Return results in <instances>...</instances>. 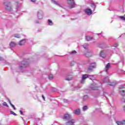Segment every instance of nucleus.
I'll list each match as a JSON object with an SVG mask.
<instances>
[{"instance_id": "f257e3e1", "label": "nucleus", "mask_w": 125, "mask_h": 125, "mask_svg": "<svg viewBox=\"0 0 125 125\" xmlns=\"http://www.w3.org/2000/svg\"><path fill=\"white\" fill-rule=\"evenodd\" d=\"M4 7L7 11H12V6H11V2L10 1H5L3 3Z\"/></svg>"}, {"instance_id": "f03ea898", "label": "nucleus", "mask_w": 125, "mask_h": 125, "mask_svg": "<svg viewBox=\"0 0 125 125\" xmlns=\"http://www.w3.org/2000/svg\"><path fill=\"white\" fill-rule=\"evenodd\" d=\"M29 66V62H27V60H24L20 64L19 69L21 71H22L23 68H26Z\"/></svg>"}, {"instance_id": "7ed1b4c3", "label": "nucleus", "mask_w": 125, "mask_h": 125, "mask_svg": "<svg viewBox=\"0 0 125 125\" xmlns=\"http://www.w3.org/2000/svg\"><path fill=\"white\" fill-rule=\"evenodd\" d=\"M92 78H93V76L90 75L89 74H83L82 75L81 83H84V81L86 80V79H89L90 80H92Z\"/></svg>"}, {"instance_id": "20e7f679", "label": "nucleus", "mask_w": 125, "mask_h": 125, "mask_svg": "<svg viewBox=\"0 0 125 125\" xmlns=\"http://www.w3.org/2000/svg\"><path fill=\"white\" fill-rule=\"evenodd\" d=\"M67 4L69 8H74L76 7V3H75V1L74 0H67Z\"/></svg>"}, {"instance_id": "39448f33", "label": "nucleus", "mask_w": 125, "mask_h": 125, "mask_svg": "<svg viewBox=\"0 0 125 125\" xmlns=\"http://www.w3.org/2000/svg\"><path fill=\"white\" fill-rule=\"evenodd\" d=\"M119 93L122 96H125V87L123 85H121L119 87Z\"/></svg>"}, {"instance_id": "423d86ee", "label": "nucleus", "mask_w": 125, "mask_h": 125, "mask_svg": "<svg viewBox=\"0 0 125 125\" xmlns=\"http://www.w3.org/2000/svg\"><path fill=\"white\" fill-rule=\"evenodd\" d=\"M37 18L39 20H42L43 18V12L42 10H39L37 13Z\"/></svg>"}, {"instance_id": "0eeeda50", "label": "nucleus", "mask_w": 125, "mask_h": 125, "mask_svg": "<svg viewBox=\"0 0 125 125\" xmlns=\"http://www.w3.org/2000/svg\"><path fill=\"white\" fill-rule=\"evenodd\" d=\"M62 119L64 120V121H70L71 119V115L66 113L64 115Z\"/></svg>"}, {"instance_id": "6e6552de", "label": "nucleus", "mask_w": 125, "mask_h": 125, "mask_svg": "<svg viewBox=\"0 0 125 125\" xmlns=\"http://www.w3.org/2000/svg\"><path fill=\"white\" fill-rule=\"evenodd\" d=\"M94 68H96V63L95 62L91 63V65L88 67V70L89 71H91L93 70Z\"/></svg>"}, {"instance_id": "1a4fd4ad", "label": "nucleus", "mask_w": 125, "mask_h": 125, "mask_svg": "<svg viewBox=\"0 0 125 125\" xmlns=\"http://www.w3.org/2000/svg\"><path fill=\"white\" fill-rule=\"evenodd\" d=\"M84 11L87 15H91V14H92V11L90 9L86 8L84 9Z\"/></svg>"}, {"instance_id": "9d476101", "label": "nucleus", "mask_w": 125, "mask_h": 125, "mask_svg": "<svg viewBox=\"0 0 125 125\" xmlns=\"http://www.w3.org/2000/svg\"><path fill=\"white\" fill-rule=\"evenodd\" d=\"M110 83V80H109V77H106L104 78L103 80V82L101 83L102 84L103 83Z\"/></svg>"}, {"instance_id": "9b49d317", "label": "nucleus", "mask_w": 125, "mask_h": 125, "mask_svg": "<svg viewBox=\"0 0 125 125\" xmlns=\"http://www.w3.org/2000/svg\"><path fill=\"white\" fill-rule=\"evenodd\" d=\"M117 125H125V120L116 121Z\"/></svg>"}, {"instance_id": "f8f14e48", "label": "nucleus", "mask_w": 125, "mask_h": 125, "mask_svg": "<svg viewBox=\"0 0 125 125\" xmlns=\"http://www.w3.org/2000/svg\"><path fill=\"white\" fill-rule=\"evenodd\" d=\"M75 124V120L71 119L66 123V125H74Z\"/></svg>"}, {"instance_id": "ddd939ff", "label": "nucleus", "mask_w": 125, "mask_h": 125, "mask_svg": "<svg viewBox=\"0 0 125 125\" xmlns=\"http://www.w3.org/2000/svg\"><path fill=\"white\" fill-rule=\"evenodd\" d=\"M90 88L91 89L93 90H96L97 89V87L96 86V84L95 83H93L90 85Z\"/></svg>"}, {"instance_id": "4468645a", "label": "nucleus", "mask_w": 125, "mask_h": 125, "mask_svg": "<svg viewBox=\"0 0 125 125\" xmlns=\"http://www.w3.org/2000/svg\"><path fill=\"white\" fill-rule=\"evenodd\" d=\"M100 55L102 58H105L106 57V54L104 53V51H101Z\"/></svg>"}, {"instance_id": "2eb2a0df", "label": "nucleus", "mask_w": 125, "mask_h": 125, "mask_svg": "<svg viewBox=\"0 0 125 125\" xmlns=\"http://www.w3.org/2000/svg\"><path fill=\"white\" fill-rule=\"evenodd\" d=\"M111 65L110 64V63H108L106 64L105 66V72L106 74H108V70H109V68H110Z\"/></svg>"}, {"instance_id": "dca6fc26", "label": "nucleus", "mask_w": 125, "mask_h": 125, "mask_svg": "<svg viewBox=\"0 0 125 125\" xmlns=\"http://www.w3.org/2000/svg\"><path fill=\"white\" fill-rule=\"evenodd\" d=\"M74 114H75V115H80V114H81V109H80V108L75 109L74 110Z\"/></svg>"}, {"instance_id": "f3484780", "label": "nucleus", "mask_w": 125, "mask_h": 125, "mask_svg": "<svg viewBox=\"0 0 125 125\" xmlns=\"http://www.w3.org/2000/svg\"><path fill=\"white\" fill-rule=\"evenodd\" d=\"M108 84H109V85H110L111 86H115V85L117 84V82H116V81L113 82H109Z\"/></svg>"}, {"instance_id": "a211bd4d", "label": "nucleus", "mask_w": 125, "mask_h": 125, "mask_svg": "<svg viewBox=\"0 0 125 125\" xmlns=\"http://www.w3.org/2000/svg\"><path fill=\"white\" fill-rule=\"evenodd\" d=\"M51 1L54 4H56V5H58V6H61L58 1H56L55 0H51Z\"/></svg>"}, {"instance_id": "6ab92c4d", "label": "nucleus", "mask_w": 125, "mask_h": 125, "mask_svg": "<svg viewBox=\"0 0 125 125\" xmlns=\"http://www.w3.org/2000/svg\"><path fill=\"white\" fill-rule=\"evenodd\" d=\"M26 42L25 40H22L19 42V45H24Z\"/></svg>"}, {"instance_id": "aec40b11", "label": "nucleus", "mask_w": 125, "mask_h": 125, "mask_svg": "<svg viewBox=\"0 0 125 125\" xmlns=\"http://www.w3.org/2000/svg\"><path fill=\"white\" fill-rule=\"evenodd\" d=\"M85 55L86 57H90V56H91V52H90L89 51H88Z\"/></svg>"}, {"instance_id": "412c9836", "label": "nucleus", "mask_w": 125, "mask_h": 125, "mask_svg": "<svg viewBox=\"0 0 125 125\" xmlns=\"http://www.w3.org/2000/svg\"><path fill=\"white\" fill-rule=\"evenodd\" d=\"M21 8V5L18 3H17V5L16 6V10L17 11H18V10H20V9Z\"/></svg>"}, {"instance_id": "4be33fe9", "label": "nucleus", "mask_w": 125, "mask_h": 125, "mask_svg": "<svg viewBox=\"0 0 125 125\" xmlns=\"http://www.w3.org/2000/svg\"><path fill=\"white\" fill-rule=\"evenodd\" d=\"M96 4L95 3L93 2L91 3V7H92L93 9H95V8H96Z\"/></svg>"}, {"instance_id": "5701e85b", "label": "nucleus", "mask_w": 125, "mask_h": 125, "mask_svg": "<svg viewBox=\"0 0 125 125\" xmlns=\"http://www.w3.org/2000/svg\"><path fill=\"white\" fill-rule=\"evenodd\" d=\"M47 22L49 26H52L53 25V22L51 20H48Z\"/></svg>"}, {"instance_id": "b1692460", "label": "nucleus", "mask_w": 125, "mask_h": 125, "mask_svg": "<svg viewBox=\"0 0 125 125\" xmlns=\"http://www.w3.org/2000/svg\"><path fill=\"white\" fill-rule=\"evenodd\" d=\"M15 45H16V43H15L14 42H11L10 43V46H11V47H14Z\"/></svg>"}, {"instance_id": "393cba45", "label": "nucleus", "mask_w": 125, "mask_h": 125, "mask_svg": "<svg viewBox=\"0 0 125 125\" xmlns=\"http://www.w3.org/2000/svg\"><path fill=\"white\" fill-rule=\"evenodd\" d=\"M83 47L84 49H87V47H88V44L85 43L83 45Z\"/></svg>"}, {"instance_id": "a878e982", "label": "nucleus", "mask_w": 125, "mask_h": 125, "mask_svg": "<svg viewBox=\"0 0 125 125\" xmlns=\"http://www.w3.org/2000/svg\"><path fill=\"white\" fill-rule=\"evenodd\" d=\"M14 37L15 38H17V39H19L20 38V35L16 34L14 35Z\"/></svg>"}, {"instance_id": "bb28decb", "label": "nucleus", "mask_w": 125, "mask_h": 125, "mask_svg": "<svg viewBox=\"0 0 125 125\" xmlns=\"http://www.w3.org/2000/svg\"><path fill=\"white\" fill-rule=\"evenodd\" d=\"M87 109H88V107H87V106H86V105H84L83 107V111H86V110H87Z\"/></svg>"}, {"instance_id": "cd10ccee", "label": "nucleus", "mask_w": 125, "mask_h": 125, "mask_svg": "<svg viewBox=\"0 0 125 125\" xmlns=\"http://www.w3.org/2000/svg\"><path fill=\"white\" fill-rule=\"evenodd\" d=\"M48 78L49 80H52V79H53V75L49 74L48 76Z\"/></svg>"}, {"instance_id": "c85d7f7f", "label": "nucleus", "mask_w": 125, "mask_h": 125, "mask_svg": "<svg viewBox=\"0 0 125 125\" xmlns=\"http://www.w3.org/2000/svg\"><path fill=\"white\" fill-rule=\"evenodd\" d=\"M10 114L11 115H13L14 116H17V114L12 111H10Z\"/></svg>"}, {"instance_id": "c756f323", "label": "nucleus", "mask_w": 125, "mask_h": 125, "mask_svg": "<svg viewBox=\"0 0 125 125\" xmlns=\"http://www.w3.org/2000/svg\"><path fill=\"white\" fill-rule=\"evenodd\" d=\"M119 18L123 21H125V17H124V16H120Z\"/></svg>"}, {"instance_id": "7c9ffc66", "label": "nucleus", "mask_w": 125, "mask_h": 125, "mask_svg": "<svg viewBox=\"0 0 125 125\" xmlns=\"http://www.w3.org/2000/svg\"><path fill=\"white\" fill-rule=\"evenodd\" d=\"M88 98V95H85L83 97V100H86Z\"/></svg>"}, {"instance_id": "2f4dec72", "label": "nucleus", "mask_w": 125, "mask_h": 125, "mask_svg": "<svg viewBox=\"0 0 125 125\" xmlns=\"http://www.w3.org/2000/svg\"><path fill=\"white\" fill-rule=\"evenodd\" d=\"M86 40L88 42L89 41H90V40H91V38L89 36H86Z\"/></svg>"}, {"instance_id": "473e14b6", "label": "nucleus", "mask_w": 125, "mask_h": 125, "mask_svg": "<svg viewBox=\"0 0 125 125\" xmlns=\"http://www.w3.org/2000/svg\"><path fill=\"white\" fill-rule=\"evenodd\" d=\"M2 105L3 106H6V107H8V105H7V104L6 103V102H3L2 104Z\"/></svg>"}, {"instance_id": "72a5a7b5", "label": "nucleus", "mask_w": 125, "mask_h": 125, "mask_svg": "<svg viewBox=\"0 0 125 125\" xmlns=\"http://www.w3.org/2000/svg\"><path fill=\"white\" fill-rule=\"evenodd\" d=\"M72 80V77H66V81H71Z\"/></svg>"}, {"instance_id": "f704fd0d", "label": "nucleus", "mask_w": 125, "mask_h": 125, "mask_svg": "<svg viewBox=\"0 0 125 125\" xmlns=\"http://www.w3.org/2000/svg\"><path fill=\"white\" fill-rule=\"evenodd\" d=\"M74 64H75V62H71L70 63V66H74Z\"/></svg>"}, {"instance_id": "c9c22d12", "label": "nucleus", "mask_w": 125, "mask_h": 125, "mask_svg": "<svg viewBox=\"0 0 125 125\" xmlns=\"http://www.w3.org/2000/svg\"><path fill=\"white\" fill-rule=\"evenodd\" d=\"M121 102H123V103H125V98H123L121 99Z\"/></svg>"}, {"instance_id": "e433bc0d", "label": "nucleus", "mask_w": 125, "mask_h": 125, "mask_svg": "<svg viewBox=\"0 0 125 125\" xmlns=\"http://www.w3.org/2000/svg\"><path fill=\"white\" fill-rule=\"evenodd\" d=\"M79 88H81V87H80V86L75 87V90H78V89H79Z\"/></svg>"}, {"instance_id": "4c0bfd02", "label": "nucleus", "mask_w": 125, "mask_h": 125, "mask_svg": "<svg viewBox=\"0 0 125 125\" xmlns=\"http://www.w3.org/2000/svg\"><path fill=\"white\" fill-rule=\"evenodd\" d=\"M77 53V51L74 50L71 52V54H76Z\"/></svg>"}, {"instance_id": "58836bf2", "label": "nucleus", "mask_w": 125, "mask_h": 125, "mask_svg": "<svg viewBox=\"0 0 125 125\" xmlns=\"http://www.w3.org/2000/svg\"><path fill=\"white\" fill-rule=\"evenodd\" d=\"M11 106L12 107V108H13L14 110H16V108L15 107V106H14V105L11 104Z\"/></svg>"}, {"instance_id": "ea45409f", "label": "nucleus", "mask_w": 125, "mask_h": 125, "mask_svg": "<svg viewBox=\"0 0 125 125\" xmlns=\"http://www.w3.org/2000/svg\"><path fill=\"white\" fill-rule=\"evenodd\" d=\"M118 45H119V44L118 43H115L114 45V47H118Z\"/></svg>"}, {"instance_id": "a19ab883", "label": "nucleus", "mask_w": 125, "mask_h": 125, "mask_svg": "<svg viewBox=\"0 0 125 125\" xmlns=\"http://www.w3.org/2000/svg\"><path fill=\"white\" fill-rule=\"evenodd\" d=\"M63 102H64V103H67L68 100L66 99H63Z\"/></svg>"}, {"instance_id": "79ce46f5", "label": "nucleus", "mask_w": 125, "mask_h": 125, "mask_svg": "<svg viewBox=\"0 0 125 125\" xmlns=\"http://www.w3.org/2000/svg\"><path fill=\"white\" fill-rule=\"evenodd\" d=\"M3 60H4L3 58L0 57V61H3Z\"/></svg>"}, {"instance_id": "37998d69", "label": "nucleus", "mask_w": 125, "mask_h": 125, "mask_svg": "<svg viewBox=\"0 0 125 125\" xmlns=\"http://www.w3.org/2000/svg\"><path fill=\"white\" fill-rule=\"evenodd\" d=\"M20 113L21 115H23V111H22V110H20Z\"/></svg>"}, {"instance_id": "c03bdc74", "label": "nucleus", "mask_w": 125, "mask_h": 125, "mask_svg": "<svg viewBox=\"0 0 125 125\" xmlns=\"http://www.w3.org/2000/svg\"><path fill=\"white\" fill-rule=\"evenodd\" d=\"M35 23L36 24H39V23H40V21H36Z\"/></svg>"}, {"instance_id": "a18cd8bd", "label": "nucleus", "mask_w": 125, "mask_h": 125, "mask_svg": "<svg viewBox=\"0 0 125 125\" xmlns=\"http://www.w3.org/2000/svg\"><path fill=\"white\" fill-rule=\"evenodd\" d=\"M42 99H43L44 101L45 100V98H44V96L42 95Z\"/></svg>"}, {"instance_id": "49530a36", "label": "nucleus", "mask_w": 125, "mask_h": 125, "mask_svg": "<svg viewBox=\"0 0 125 125\" xmlns=\"http://www.w3.org/2000/svg\"><path fill=\"white\" fill-rule=\"evenodd\" d=\"M32 2H36V0H30Z\"/></svg>"}, {"instance_id": "de8ad7c7", "label": "nucleus", "mask_w": 125, "mask_h": 125, "mask_svg": "<svg viewBox=\"0 0 125 125\" xmlns=\"http://www.w3.org/2000/svg\"><path fill=\"white\" fill-rule=\"evenodd\" d=\"M9 103L11 106V104H12L11 103V101H10V100H9Z\"/></svg>"}, {"instance_id": "09e8293b", "label": "nucleus", "mask_w": 125, "mask_h": 125, "mask_svg": "<svg viewBox=\"0 0 125 125\" xmlns=\"http://www.w3.org/2000/svg\"><path fill=\"white\" fill-rule=\"evenodd\" d=\"M123 109L124 110V111H125V106H124L123 107Z\"/></svg>"}, {"instance_id": "8fccbe9b", "label": "nucleus", "mask_w": 125, "mask_h": 125, "mask_svg": "<svg viewBox=\"0 0 125 125\" xmlns=\"http://www.w3.org/2000/svg\"><path fill=\"white\" fill-rule=\"evenodd\" d=\"M22 120H23V118L21 117Z\"/></svg>"}, {"instance_id": "3c124183", "label": "nucleus", "mask_w": 125, "mask_h": 125, "mask_svg": "<svg viewBox=\"0 0 125 125\" xmlns=\"http://www.w3.org/2000/svg\"><path fill=\"white\" fill-rule=\"evenodd\" d=\"M62 16H65L64 15H63Z\"/></svg>"}, {"instance_id": "603ef678", "label": "nucleus", "mask_w": 125, "mask_h": 125, "mask_svg": "<svg viewBox=\"0 0 125 125\" xmlns=\"http://www.w3.org/2000/svg\"><path fill=\"white\" fill-rule=\"evenodd\" d=\"M98 35H100V34H98Z\"/></svg>"}]
</instances>
